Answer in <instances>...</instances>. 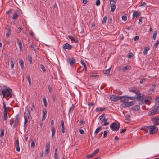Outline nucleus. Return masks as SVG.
Listing matches in <instances>:
<instances>
[{"label": "nucleus", "instance_id": "1", "mask_svg": "<svg viewBox=\"0 0 159 159\" xmlns=\"http://www.w3.org/2000/svg\"><path fill=\"white\" fill-rule=\"evenodd\" d=\"M154 125L147 126L146 128L148 130L150 134H153L156 133L158 130L157 127H156Z\"/></svg>", "mask_w": 159, "mask_h": 159}, {"label": "nucleus", "instance_id": "2", "mask_svg": "<svg viewBox=\"0 0 159 159\" xmlns=\"http://www.w3.org/2000/svg\"><path fill=\"white\" fill-rule=\"evenodd\" d=\"M159 113V106L155 107L153 109L148 112L149 116H152Z\"/></svg>", "mask_w": 159, "mask_h": 159}, {"label": "nucleus", "instance_id": "3", "mask_svg": "<svg viewBox=\"0 0 159 159\" xmlns=\"http://www.w3.org/2000/svg\"><path fill=\"white\" fill-rule=\"evenodd\" d=\"M120 125L119 123H117L116 122H113L110 125L111 129L113 131H116L119 129Z\"/></svg>", "mask_w": 159, "mask_h": 159}, {"label": "nucleus", "instance_id": "4", "mask_svg": "<svg viewBox=\"0 0 159 159\" xmlns=\"http://www.w3.org/2000/svg\"><path fill=\"white\" fill-rule=\"evenodd\" d=\"M121 98L120 99L121 102L123 103L125 102L127 100V99H129L131 100H135L136 98L134 97H129L127 95L124 96H120Z\"/></svg>", "mask_w": 159, "mask_h": 159}, {"label": "nucleus", "instance_id": "5", "mask_svg": "<svg viewBox=\"0 0 159 159\" xmlns=\"http://www.w3.org/2000/svg\"><path fill=\"white\" fill-rule=\"evenodd\" d=\"M151 120L153 122L154 125H159V116H157L156 117H153L151 119Z\"/></svg>", "mask_w": 159, "mask_h": 159}, {"label": "nucleus", "instance_id": "6", "mask_svg": "<svg viewBox=\"0 0 159 159\" xmlns=\"http://www.w3.org/2000/svg\"><path fill=\"white\" fill-rule=\"evenodd\" d=\"M24 118H26L31 120L32 119V117L30 115V112L28 110H25L24 112Z\"/></svg>", "mask_w": 159, "mask_h": 159}, {"label": "nucleus", "instance_id": "7", "mask_svg": "<svg viewBox=\"0 0 159 159\" xmlns=\"http://www.w3.org/2000/svg\"><path fill=\"white\" fill-rule=\"evenodd\" d=\"M121 98L120 96H117L116 95H112L110 97V99L111 101L116 102L119 100Z\"/></svg>", "mask_w": 159, "mask_h": 159}, {"label": "nucleus", "instance_id": "8", "mask_svg": "<svg viewBox=\"0 0 159 159\" xmlns=\"http://www.w3.org/2000/svg\"><path fill=\"white\" fill-rule=\"evenodd\" d=\"M110 5H111V11L112 12H114L116 9V2L113 0H110Z\"/></svg>", "mask_w": 159, "mask_h": 159}, {"label": "nucleus", "instance_id": "9", "mask_svg": "<svg viewBox=\"0 0 159 159\" xmlns=\"http://www.w3.org/2000/svg\"><path fill=\"white\" fill-rule=\"evenodd\" d=\"M134 102H128L126 101L125 102L122 103V107L125 108L133 105L134 104Z\"/></svg>", "mask_w": 159, "mask_h": 159}, {"label": "nucleus", "instance_id": "10", "mask_svg": "<svg viewBox=\"0 0 159 159\" xmlns=\"http://www.w3.org/2000/svg\"><path fill=\"white\" fill-rule=\"evenodd\" d=\"M150 102L148 100L144 98L143 97L139 102V104L141 105L142 104H144L145 103L146 104L149 105L150 103Z\"/></svg>", "mask_w": 159, "mask_h": 159}, {"label": "nucleus", "instance_id": "11", "mask_svg": "<svg viewBox=\"0 0 159 159\" xmlns=\"http://www.w3.org/2000/svg\"><path fill=\"white\" fill-rule=\"evenodd\" d=\"M129 90L130 92H132L136 94H139V91L134 87L129 88Z\"/></svg>", "mask_w": 159, "mask_h": 159}, {"label": "nucleus", "instance_id": "12", "mask_svg": "<svg viewBox=\"0 0 159 159\" xmlns=\"http://www.w3.org/2000/svg\"><path fill=\"white\" fill-rule=\"evenodd\" d=\"M12 89L11 88H8L6 89L5 91V94H6V98L10 96V95L11 93Z\"/></svg>", "mask_w": 159, "mask_h": 159}, {"label": "nucleus", "instance_id": "13", "mask_svg": "<svg viewBox=\"0 0 159 159\" xmlns=\"http://www.w3.org/2000/svg\"><path fill=\"white\" fill-rule=\"evenodd\" d=\"M69 62L70 64L72 66H73L75 64L76 61L74 58H69L68 59Z\"/></svg>", "mask_w": 159, "mask_h": 159}, {"label": "nucleus", "instance_id": "14", "mask_svg": "<svg viewBox=\"0 0 159 159\" xmlns=\"http://www.w3.org/2000/svg\"><path fill=\"white\" fill-rule=\"evenodd\" d=\"M50 147V142H48L47 143L45 146V153L48 155L49 152V148Z\"/></svg>", "mask_w": 159, "mask_h": 159}, {"label": "nucleus", "instance_id": "15", "mask_svg": "<svg viewBox=\"0 0 159 159\" xmlns=\"http://www.w3.org/2000/svg\"><path fill=\"white\" fill-rule=\"evenodd\" d=\"M141 15L140 12L139 11H135L133 13V18L135 17H138Z\"/></svg>", "mask_w": 159, "mask_h": 159}, {"label": "nucleus", "instance_id": "16", "mask_svg": "<svg viewBox=\"0 0 159 159\" xmlns=\"http://www.w3.org/2000/svg\"><path fill=\"white\" fill-rule=\"evenodd\" d=\"M72 46L70 45L68 43H66L63 46V48L64 49H70L72 48Z\"/></svg>", "mask_w": 159, "mask_h": 159}, {"label": "nucleus", "instance_id": "17", "mask_svg": "<svg viewBox=\"0 0 159 159\" xmlns=\"http://www.w3.org/2000/svg\"><path fill=\"white\" fill-rule=\"evenodd\" d=\"M6 29L7 30L6 34V36L9 37L11 34V28L10 26H8L6 28Z\"/></svg>", "mask_w": 159, "mask_h": 159}, {"label": "nucleus", "instance_id": "18", "mask_svg": "<svg viewBox=\"0 0 159 159\" xmlns=\"http://www.w3.org/2000/svg\"><path fill=\"white\" fill-rule=\"evenodd\" d=\"M19 13L20 11H15L13 15L12 19L14 20L17 19L19 15Z\"/></svg>", "mask_w": 159, "mask_h": 159}, {"label": "nucleus", "instance_id": "19", "mask_svg": "<svg viewBox=\"0 0 159 159\" xmlns=\"http://www.w3.org/2000/svg\"><path fill=\"white\" fill-rule=\"evenodd\" d=\"M47 110L46 109L44 108L43 110V115H42V120H44L46 118L45 115H46L47 113Z\"/></svg>", "mask_w": 159, "mask_h": 159}, {"label": "nucleus", "instance_id": "20", "mask_svg": "<svg viewBox=\"0 0 159 159\" xmlns=\"http://www.w3.org/2000/svg\"><path fill=\"white\" fill-rule=\"evenodd\" d=\"M17 43L19 46V48L20 51L22 50V46L21 41L18 39H17Z\"/></svg>", "mask_w": 159, "mask_h": 159}, {"label": "nucleus", "instance_id": "21", "mask_svg": "<svg viewBox=\"0 0 159 159\" xmlns=\"http://www.w3.org/2000/svg\"><path fill=\"white\" fill-rule=\"evenodd\" d=\"M150 49L149 46H148L146 47H145L143 51V54L144 55H146L147 54V52Z\"/></svg>", "mask_w": 159, "mask_h": 159}, {"label": "nucleus", "instance_id": "22", "mask_svg": "<svg viewBox=\"0 0 159 159\" xmlns=\"http://www.w3.org/2000/svg\"><path fill=\"white\" fill-rule=\"evenodd\" d=\"M15 63V62L14 60V59L12 58H11V61H10V66H11V68L13 69V68Z\"/></svg>", "mask_w": 159, "mask_h": 159}, {"label": "nucleus", "instance_id": "23", "mask_svg": "<svg viewBox=\"0 0 159 159\" xmlns=\"http://www.w3.org/2000/svg\"><path fill=\"white\" fill-rule=\"evenodd\" d=\"M26 77L27 78L28 81L29 83V84L30 86H31V78L29 75L27 74L26 76Z\"/></svg>", "mask_w": 159, "mask_h": 159}, {"label": "nucleus", "instance_id": "24", "mask_svg": "<svg viewBox=\"0 0 159 159\" xmlns=\"http://www.w3.org/2000/svg\"><path fill=\"white\" fill-rule=\"evenodd\" d=\"M52 131V138L54 136L55 133V129L53 126H52L51 128Z\"/></svg>", "mask_w": 159, "mask_h": 159}, {"label": "nucleus", "instance_id": "25", "mask_svg": "<svg viewBox=\"0 0 159 159\" xmlns=\"http://www.w3.org/2000/svg\"><path fill=\"white\" fill-rule=\"evenodd\" d=\"M106 109V107H103V108L98 107V108H96V110L97 112L102 111H104Z\"/></svg>", "mask_w": 159, "mask_h": 159}, {"label": "nucleus", "instance_id": "26", "mask_svg": "<svg viewBox=\"0 0 159 159\" xmlns=\"http://www.w3.org/2000/svg\"><path fill=\"white\" fill-rule=\"evenodd\" d=\"M18 119L19 115L18 114H17L15 116L14 123L16 124L17 125L18 124V123L19 121Z\"/></svg>", "mask_w": 159, "mask_h": 159}, {"label": "nucleus", "instance_id": "27", "mask_svg": "<svg viewBox=\"0 0 159 159\" xmlns=\"http://www.w3.org/2000/svg\"><path fill=\"white\" fill-rule=\"evenodd\" d=\"M111 67L109 68L108 69L104 70L103 71V73L104 74L108 75L110 73V71L111 69Z\"/></svg>", "mask_w": 159, "mask_h": 159}, {"label": "nucleus", "instance_id": "28", "mask_svg": "<svg viewBox=\"0 0 159 159\" xmlns=\"http://www.w3.org/2000/svg\"><path fill=\"white\" fill-rule=\"evenodd\" d=\"M5 91H3V89L1 88L0 89V95H3V98L6 97V95L5 94Z\"/></svg>", "mask_w": 159, "mask_h": 159}, {"label": "nucleus", "instance_id": "29", "mask_svg": "<svg viewBox=\"0 0 159 159\" xmlns=\"http://www.w3.org/2000/svg\"><path fill=\"white\" fill-rule=\"evenodd\" d=\"M30 47L32 50L34 51H35L38 49V46L35 44L31 45Z\"/></svg>", "mask_w": 159, "mask_h": 159}, {"label": "nucleus", "instance_id": "30", "mask_svg": "<svg viewBox=\"0 0 159 159\" xmlns=\"http://www.w3.org/2000/svg\"><path fill=\"white\" fill-rule=\"evenodd\" d=\"M16 150L18 152H19L20 150V148L19 147V140L17 139L16 141Z\"/></svg>", "mask_w": 159, "mask_h": 159}, {"label": "nucleus", "instance_id": "31", "mask_svg": "<svg viewBox=\"0 0 159 159\" xmlns=\"http://www.w3.org/2000/svg\"><path fill=\"white\" fill-rule=\"evenodd\" d=\"M140 109V107L139 105H136L134 107L131 109V110H134L135 111L139 110Z\"/></svg>", "mask_w": 159, "mask_h": 159}, {"label": "nucleus", "instance_id": "32", "mask_svg": "<svg viewBox=\"0 0 159 159\" xmlns=\"http://www.w3.org/2000/svg\"><path fill=\"white\" fill-rule=\"evenodd\" d=\"M156 84H153L151 87L149 91H151L152 92H154V89L156 86Z\"/></svg>", "mask_w": 159, "mask_h": 159}, {"label": "nucleus", "instance_id": "33", "mask_svg": "<svg viewBox=\"0 0 159 159\" xmlns=\"http://www.w3.org/2000/svg\"><path fill=\"white\" fill-rule=\"evenodd\" d=\"M136 94L138 95V96L136 98L138 100H141L143 98V96L141 95V93H140V92L139 94Z\"/></svg>", "mask_w": 159, "mask_h": 159}, {"label": "nucleus", "instance_id": "34", "mask_svg": "<svg viewBox=\"0 0 159 159\" xmlns=\"http://www.w3.org/2000/svg\"><path fill=\"white\" fill-rule=\"evenodd\" d=\"M19 63L20 64L22 69H23L24 68V63L22 59L20 60L19 62Z\"/></svg>", "mask_w": 159, "mask_h": 159}, {"label": "nucleus", "instance_id": "35", "mask_svg": "<svg viewBox=\"0 0 159 159\" xmlns=\"http://www.w3.org/2000/svg\"><path fill=\"white\" fill-rule=\"evenodd\" d=\"M130 69V66H127L125 67H123L121 70L122 71H125L128 70H129Z\"/></svg>", "mask_w": 159, "mask_h": 159}, {"label": "nucleus", "instance_id": "36", "mask_svg": "<svg viewBox=\"0 0 159 159\" xmlns=\"http://www.w3.org/2000/svg\"><path fill=\"white\" fill-rule=\"evenodd\" d=\"M7 118V112L6 111L4 112L3 119L5 120H6Z\"/></svg>", "mask_w": 159, "mask_h": 159}, {"label": "nucleus", "instance_id": "37", "mask_svg": "<svg viewBox=\"0 0 159 159\" xmlns=\"http://www.w3.org/2000/svg\"><path fill=\"white\" fill-rule=\"evenodd\" d=\"M1 133L0 134V136L1 137H2L4 135V130L3 129H1L0 130Z\"/></svg>", "mask_w": 159, "mask_h": 159}, {"label": "nucleus", "instance_id": "38", "mask_svg": "<svg viewBox=\"0 0 159 159\" xmlns=\"http://www.w3.org/2000/svg\"><path fill=\"white\" fill-rule=\"evenodd\" d=\"M107 18V16H105L103 18L102 21V23L103 24H104L106 23Z\"/></svg>", "mask_w": 159, "mask_h": 159}, {"label": "nucleus", "instance_id": "39", "mask_svg": "<svg viewBox=\"0 0 159 159\" xmlns=\"http://www.w3.org/2000/svg\"><path fill=\"white\" fill-rule=\"evenodd\" d=\"M102 127H100L98 128H97L96 129L94 133L95 134L97 133L99 131L102 130Z\"/></svg>", "mask_w": 159, "mask_h": 159}, {"label": "nucleus", "instance_id": "40", "mask_svg": "<svg viewBox=\"0 0 159 159\" xmlns=\"http://www.w3.org/2000/svg\"><path fill=\"white\" fill-rule=\"evenodd\" d=\"M74 105L73 104L71 107L69 108V113L71 112H72L74 108Z\"/></svg>", "mask_w": 159, "mask_h": 159}, {"label": "nucleus", "instance_id": "41", "mask_svg": "<svg viewBox=\"0 0 159 159\" xmlns=\"http://www.w3.org/2000/svg\"><path fill=\"white\" fill-rule=\"evenodd\" d=\"M99 151V149L98 148L93 153L94 156L98 154Z\"/></svg>", "mask_w": 159, "mask_h": 159}, {"label": "nucleus", "instance_id": "42", "mask_svg": "<svg viewBox=\"0 0 159 159\" xmlns=\"http://www.w3.org/2000/svg\"><path fill=\"white\" fill-rule=\"evenodd\" d=\"M157 31H155L153 34V40H155L156 39V36L157 34Z\"/></svg>", "mask_w": 159, "mask_h": 159}, {"label": "nucleus", "instance_id": "43", "mask_svg": "<svg viewBox=\"0 0 159 159\" xmlns=\"http://www.w3.org/2000/svg\"><path fill=\"white\" fill-rule=\"evenodd\" d=\"M43 101L44 102V105L45 107L47 106V102H46V100L45 97L43 98Z\"/></svg>", "mask_w": 159, "mask_h": 159}, {"label": "nucleus", "instance_id": "44", "mask_svg": "<svg viewBox=\"0 0 159 159\" xmlns=\"http://www.w3.org/2000/svg\"><path fill=\"white\" fill-rule=\"evenodd\" d=\"M40 68L42 69L43 72H45L46 71V70L44 66L42 64L40 65Z\"/></svg>", "mask_w": 159, "mask_h": 159}, {"label": "nucleus", "instance_id": "45", "mask_svg": "<svg viewBox=\"0 0 159 159\" xmlns=\"http://www.w3.org/2000/svg\"><path fill=\"white\" fill-rule=\"evenodd\" d=\"M28 61L31 64L32 63V58L31 56H28Z\"/></svg>", "mask_w": 159, "mask_h": 159}, {"label": "nucleus", "instance_id": "46", "mask_svg": "<svg viewBox=\"0 0 159 159\" xmlns=\"http://www.w3.org/2000/svg\"><path fill=\"white\" fill-rule=\"evenodd\" d=\"M31 110L32 111H33L34 110H35V108L34 107V103H32V107L31 108Z\"/></svg>", "mask_w": 159, "mask_h": 159}, {"label": "nucleus", "instance_id": "47", "mask_svg": "<svg viewBox=\"0 0 159 159\" xmlns=\"http://www.w3.org/2000/svg\"><path fill=\"white\" fill-rule=\"evenodd\" d=\"M122 18L123 20L125 21L127 20V17L126 16L124 15L122 16Z\"/></svg>", "mask_w": 159, "mask_h": 159}, {"label": "nucleus", "instance_id": "48", "mask_svg": "<svg viewBox=\"0 0 159 159\" xmlns=\"http://www.w3.org/2000/svg\"><path fill=\"white\" fill-rule=\"evenodd\" d=\"M24 126L25 127V126L26 124L28 122V120L27 118H24Z\"/></svg>", "mask_w": 159, "mask_h": 159}, {"label": "nucleus", "instance_id": "49", "mask_svg": "<svg viewBox=\"0 0 159 159\" xmlns=\"http://www.w3.org/2000/svg\"><path fill=\"white\" fill-rule=\"evenodd\" d=\"M94 156V155L92 153L90 155H88L87 156V158H91V157H93Z\"/></svg>", "mask_w": 159, "mask_h": 159}, {"label": "nucleus", "instance_id": "50", "mask_svg": "<svg viewBox=\"0 0 159 159\" xmlns=\"http://www.w3.org/2000/svg\"><path fill=\"white\" fill-rule=\"evenodd\" d=\"M2 103L3 105V108L4 109V112H5L6 111V109L7 107L6 106L5 103L4 102H3Z\"/></svg>", "mask_w": 159, "mask_h": 159}, {"label": "nucleus", "instance_id": "51", "mask_svg": "<svg viewBox=\"0 0 159 159\" xmlns=\"http://www.w3.org/2000/svg\"><path fill=\"white\" fill-rule=\"evenodd\" d=\"M52 97L53 101L54 102H56L57 100V97L55 95H53Z\"/></svg>", "mask_w": 159, "mask_h": 159}, {"label": "nucleus", "instance_id": "52", "mask_svg": "<svg viewBox=\"0 0 159 159\" xmlns=\"http://www.w3.org/2000/svg\"><path fill=\"white\" fill-rule=\"evenodd\" d=\"M105 117V114H103L101 115L99 117V119L100 120H101L103 117Z\"/></svg>", "mask_w": 159, "mask_h": 159}, {"label": "nucleus", "instance_id": "53", "mask_svg": "<svg viewBox=\"0 0 159 159\" xmlns=\"http://www.w3.org/2000/svg\"><path fill=\"white\" fill-rule=\"evenodd\" d=\"M107 134V131H104V134L103 136V138H105L106 137Z\"/></svg>", "mask_w": 159, "mask_h": 159}, {"label": "nucleus", "instance_id": "54", "mask_svg": "<svg viewBox=\"0 0 159 159\" xmlns=\"http://www.w3.org/2000/svg\"><path fill=\"white\" fill-rule=\"evenodd\" d=\"M145 79H142L140 81V84H142L145 83Z\"/></svg>", "mask_w": 159, "mask_h": 159}, {"label": "nucleus", "instance_id": "55", "mask_svg": "<svg viewBox=\"0 0 159 159\" xmlns=\"http://www.w3.org/2000/svg\"><path fill=\"white\" fill-rule=\"evenodd\" d=\"M100 4V0H97L96 1V5L98 6Z\"/></svg>", "mask_w": 159, "mask_h": 159}, {"label": "nucleus", "instance_id": "56", "mask_svg": "<svg viewBox=\"0 0 159 159\" xmlns=\"http://www.w3.org/2000/svg\"><path fill=\"white\" fill-rule=\"evenodd\" d=\"M159 44V41L157 40L156 42V43L154 44V46L156 48L157 47L158 45Z\"/></svg>", "mask_w": 159, "mask_h": 159}, {"label": "nucleus", "instance_id": "57", "mask_svg": "<svg viewBox=\"0 0 159 159\" xmlns=\"http://www.w3.org/2000/svg\"><path fill=\"white\" fill-rule=\"evenodd\" d=\"M35 146V143L34 141H33L31 143V147L32 148H34V147Z\"/></svg>", "mask_w": 159, "mask_h": 159}, {"label": "nucleus", "instance_id": "58", "mask_svg": "<svg viewBox=\"0 0 159 159\" xmlns=\"http://www.w3.org/2000/svg\"><path fill=\"white\" fill-rule=\"evenodd\" d=\"M117 92L120 95H121L123 93V92L119 89L118 90Z\"/></svg>", "mask_w": 159, "mask_h": 159}, {"label": "nucleus", "instance_id": "59", "mask_svg": "<svg viewBox=\"0 0 159 159\" xmlns=\"http://www.w3.org/2000/svg\"><path fill=\"white\" fill-rule=\"evenodd\" d=\"M54 159H58L57 152H55L54 154Z\"/></svg>", "mask_w": 159, "mask_h": 159}, {"label": "nucleus", "instance_id": "60", "mask_svg": "<svg viewBox=\"0 0 159 159\" xmlns=\"http://www.w3.org/2000/svg\"><path fill=\"white\" fill-rule=\"evenodd\" d=\"M30 34L31 35L32 37H34V34L32 31H31L30 32Z\"/></svg>", "mask_w": 159, "mask_h": 159}, {"label": "nucleus", "instance_id": "61", "mask_svg": "<svg viewBox=\"0 0 159 159\" xmlns=\"http://www.w3.org/2000/svg\"><path fill=\"white\" fill-rule=\"evenodd\" d=\"M74 41L75 43H77L79 41L77 38L76 37H74Z\"/></svg>", "mask_w": 159, "mask_h": 159}, {"label": "nucleus", "instance_id": "62", "mask_svg": "<svg viewBox=\"0 0 159 159\" xmlns=\"http://www.w3.org/2000/svg\"><path fill=\"white\" fill-rule=\"evenodd\" d=\"M155 100L157 102L159 103V97H157L155 98Z\"/></svg>", "mask_w": 159, "mask_h": 159}, {"label": "nucleus", "instance_id": "63", "mask_svg": "<svg viewBox=\"0 0 159 159\" xmlns=\"http://www.w3.org/2000/svg\"><path fill=\"white\" fill-rule=\"evenodd\" d=\"M139 37L138 36H136L135 37L134 40V41H136L139 39Z\"/></svg>", "mask_w": 159, "mask_h": 159}, {"label": "nucleus", "instance_id": "64", "mask_svg": "<svg viewBox=\"0 0 159 159\" xmlns=\"http://www.w3.org/2000/svg\"><path fill=\"white\" fill-rule=\"evenodd\" d=\"M81 63L83 65V66L86 65L84 61L82 60H81Z\"/></svg>", "mask_w": 159, "mask_h": 159}]
</instances>
